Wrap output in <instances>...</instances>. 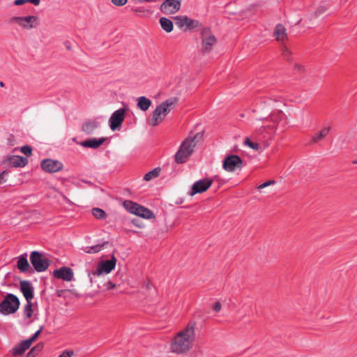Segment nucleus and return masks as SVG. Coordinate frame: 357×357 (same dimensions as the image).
Here are the masks:
<instances>
[{"instance_id": "nucleus-1", "label": "nucleus", "mask_w": 357, "mask_h": 357, "mask_svg": "<svg viewBox=\"0 0 357 357\" xmlns=\"http://www.w3.org/2000/svg\"><path fill=\"white\" fill-rule=\"evenodd\" d=\"M195 339V333L192 325H188L178 332L171 344L172 351L183 354L190 349Z\"/></svg>"}, {"instance_id": "nucleus-2", "label": "nucleus", "mask_w": 357, "mask_h": 357, "mask_svg": "<svg viewBox=\"0 0 357 357\" xmlns=\"http://www.w3.org/2000/svg\"><path fill=\"white\" fill-rule=\"evenodd\" d=\"M203 139V133L197 132L193 137H188L181 144L180 149L175 155V160L177 163H183L192 153L194 148L197 143Z\"/></svg>"}, {"instance_id": "nucleus-3", "label": "nucleus", "mask_w": 357, "mask_h": 357, "mask_svg": "<svg viewBox=\"0 0 357 357\" xmlns=\"http://www.w3.org/2000/svg\"><path fill=\"white\" fill-rule=\"evenodd\" d=\"M273 36L275 38V40L280 44V50L283 58L287 61H289L290 59V52L287 44L288 42V37L286 33V29L282 24L276 25L273 31Z\"/></svg>"}, {"instance_id": "nucleus-4", "label": "nucleus", "mask_w": 357, "mask_h": 357, "mask_svg": "<svg viewBox=\"0 0 357 357\" xmlns=\"http://www.w3.org/2000/svg\"><path fill=\"white\" fill-rule=\"evenodd\" d=\"M19 298L13 294H8L0 303V313L8 315L15 313L20 307Z\"/></svg>"}, {"instance_id": "nucleus-5", "label": "nucleus", "mask_w": 357, "mask_h": 357, "mask_svg": "<svg viewBox=\"0 0 357 357\" xmlns=\"http://www.w3.org/2000/svg\"><path fill=\"white\" fill-rule=\"evenodd\" d=\"M123 206L130 213L145 219H153L155 217L154 213L149 208L130 200L125 201Z\"/></svg>"}, {"instance_id": "nucleus-6", "label": "nucleus", "mask_w": 357, "mask_h": 357, "mask_svg": "<svg viewBox=\"0 0 357 357\" xmlns=\"http://www.w3.org/2000/svg\"><path fill=\"white\" fill-rule=\"evenodd\" d=\"M202 38V47L201 52L203 54L210 53L213 47L217 44V38L212 33L211 29L208 27H204L201 31Z\"/></svg>"}, {"instance_id": "nucleus-7", "label": "nucleus", "mask_w": 357, "mask_h": 357, "mask_svg": "<svg viewBox=\"0 0 357 357\" xmlns=\"http://www.w3.org/2000/svg\"><path fill=\"white\" fill-rule=\"evenodd\" d=\"M30 261L37 272L46 271L50 264V260L38 251H33L31 253Z\"/></svg>"}, {"instance_id": "nucleus-8", "label": "nucleus", "mask_w": 357, "mask_h": 357, "mask_svg": "<svg viewBox=\"0 0 357 357\" xmlns=\"http://www.w3.org/2000/svg\"><path fill=\"white\" fill-rule=\"evenodd\" d=\"M10 22H15L25 29H31L38 26V17L35 15L13 17L10 18Z\"/></svg>"}, {"instance_id": "nucleus-9", "label": "nucleus", "mask_w": 357, "mask_h": 357, "mask_svg": "<svg viewBox=\"0 0 357 357\" xmlns=\"http://www.w3.org/2000/svg\"><path fill=\"white\" fill-rule=\"evenodd\" d=\"M42 331V328L37 331L29 340L22 341L19 345L12 349V354L15 356L22 355L34 342Z\"/></svg>"}, {"instance_id": "nucleus-10", "label": "nucleus", "mask_w": 357, "mask_h": 357, "mask_svg": "<svg viewBox=\"0 0 357 357\" xmlns=\"http://www.w3.org/2000/svg\"><path fill=\"white\" fill-rule=\"evenodd\" d=\"M181 7V0H165L160 5V10L165 15L176 13Z\"/></svg>"}, {"instance_id": "nucleus-11", "label": "nucleus", "mask_w": 357, "mask_h": 357, "mask_svg": "<svg viewBox=\"0 0 357 357\" xmlns=\"http://www.w3.org/2000/svg\"><path fill=\"white\" fill-rule=\"evenodd\" d=\"M243 161L236 155H231L225 158L222 162L223 169L229 172H234L237 168H241Z\"/></svg>"}, {"instance_id": "nucleus-12", "label": "nucleus", "mask_w": 357, "mask_h": 357, "mask_svg": "<svg viewBox=\"0 0 357 357\" xmlns=\"http://www.w3.org/2000/svg\"><path fill=\"white\" fill-rule=\"evenodd\" d=\"M116 264V259L113 255L111 259L107 261H100L96 271L93 272V275H100V274L109 273L113 269H114Z\"/></svg>"}, {"instance_id": "nucleus-13", "label": "nucleus", "mask_w": 357, "mask_h": 357, "mask_svg": "<svg viewBox=\"0 0 357 357\" xmlns=\"http://www.w3.org/2000/svg\"><path fill=\"white\" fill-rule=\"evenodd\" d=\"M179 98L171 97L158 105L153 112H170L177 109Z\"/></svg>"}, {"instance_id": "nucleus-14", "label": "nucleus", "mask_w": 357, "mask_h": 357, "mask_svg": "<svg viewBox=\"0 0 357 357\" xmlns=\"http://www.w3.org/2000/svg\"><path fill=\"white\" fill-rule=\"evenodd\" d=\"M212 183V180L209 178L202 179L196 181L192 187L190 195L194 196L197 193H202L206 191L210 188Z\"/></svg>"}, {"instance_id": "nucleus-15", "label": "nucleus", "mask_w": 357, "mask_h": 357, "mask_svg": "<svg viewBox=\"0 0 357 357\" xmlns=\"http://www.w3.org/2000/svg\"><path fill=\"white\" fill-rule=\"evenodd\" d=\"M42 169L48 173H54L60 171L63 168V165L52 159H45L41 162Z\"/></svg>"}, {"instance_id": "nucleus-16", "label": "nucleus", "mask_w": 357, "mask_h": 357, "mask_svg": "<svg viewBox=\"0 0 357 357\" xmlns=\"http://www.w3.org/2000/svg\"><path fill=\"white\" fill-rule=\"evenodd\" d=\"M54 277L62 279L65 281L70 282L73 278V271L70 268L62 267L54 271Z\"/></svg>"}, {"instance_id": "nucleus-17", "label": "nucleus", "mask_w": 357, "mask_h": 357, "mask_svg": "<svg viewBox=\"0 0 357 357\" xmlns=\"http://www.w3.org/2000/svg\"><path fill=\"white\" fill-rule=\"evenodd\" d=\"M20 290L27 303L31 301L33 298V288L29 281L23 280L20 283Z\"/></svg>"}, {"instance_id": "nucleus-18", "label": "nucleus", "mask_w": 357, "mask_h": 357, "mask_svg": "<svg viewBox=\"0 0 357 357\" xmlns=\"http://www.w3.org/2000/svg\"><path fill=\"white\" fill-rule=\"evenodd\" d=\"M306 69L305 66L300 63H296L291 73V77L295 80H303L305 78Z\"/></svg>"}, {"instance_id": "nucleus-19", "label": "nucleus", "mask_w": 357, "mask_h": 357, "mask_svg": "<svg viewBox=\"0 0 357 357\" xmlns=\"http://www.w3.org/2000/svg\"><path fill=\"white\" fill-rule=\"evenodd\" d=\"M125 113H113L109 119L110 128L112 130L118 129L122 124Z\"/></svg>"}, {"instance_id": "nucleus-20", "label": "nucleus", "mask_w": 357, "mask_h": 357, "mask_svg": "<svg viewBox=\"0 0 357 357\" xmlns=\"http://www.w3.org/2000/svg\"><path fill=\"white\" fill-rule=\"evenodd\" d=\"M6 161L9 165L15 167H24L28 162L26 158L18 155L9 156L6 158Z\"/></svg>"}, {"instance_id": "nucleus-21", "label": "nucleus", "mask_w": 357, "mask_h": 357, "mask_svg": "<svg viewBox=\"0 0 357 357\" xmlns=\"http://www.w3.org/2000/svg\"><path fill=\"white\" fill-rule=\"evenodd\" d=\"M165 116L166 113H151L147 117V121L150 126H155L162 122Z\"/></svg>"}, {"instance_id": "nucleus-22", "label": "nucleus", "mask_w": 357, "mask_h": 357, "mask_svg": "<svg viewBox=\"0 0 357 357\" xmlns=\"http://www.w3.org/2000/svg\"><path fill=\"white\" fill-rule=\"evenodd\" d=\"M105 140V138H100V139L92 138V139H86V140L82 142L80 144L84 147L91 148V149H97L100 145H102L103 144Z\"/></svg>"}, {"instance_id": "nucleus-23", "label": "nucleus", "mask_w": 357, "mask_h": 357, "mask_svg": "<svg viewBox=\"0 0 357 357\" xmlns=\"http://www.w3.org/2000/svg\"><path fill=\"white\" fill-rule=\"evenodd\" d=\"M151 105V100L145 96H140L137 99V108L143 112L148 110Z\"/></svg>"}, {"instance_id": "nucleus-24", "label": "nucleus", "mask_w": 357, "mask_h": 357, "mask_svg": "<svg viewBox=\"0 0 357 357\" xmlns=\"http://www.w3.org/2000/svg\"><path fill=\"white\" fill-rule=\"evenodd\" d=\"M17 266L18 269L22 273H25L29 269L30 265L26 259V255H21L19 257Z\"/></svg>"}, {"instance_id": "nucleus-25", "label": "nucleus", "mask_w": 357, "mask_h": 357, "mask_svg": "<svg viewBox=\"0 0 357 357\" xmlns=\"http://www.w3.org/2000/svg\"><path fill=\"white\" fill-rule=\"evenodd\" d=\"M160 24L162 29L167 33H170L173 31L174 24L172 20L169 19L162 17L159 20Z\"/></svg>"}, {"instance_id": "nucleus-26", "label": "nucleus", "mask_w": 357, "mask_h": 357, "mask_svg": "<svg viewBox=\"0 0 357 357\" xmlns=\"http://www.w3.org/2000/svg\"><path fill=\"white\" fill-rule=\"evenodd\" d=\"M98 126V123L95 121H89L84 123L82 126V130L87 134H90L93 132V130L97 128Z\"/></svg>"}, {"instance_id": "nucleus-27", "label": "nucleus", "mask_w": 357, "mask_h": 357, "mask_svg": "<svg viewBox=\"0 0 357 357\" xmlns=\"http://www.w3.org/2000/svg\"><path fill=\"white\" fill-rule=\"evenodd\" d=\"M130 10L137 13V15L141 17H149L151 14V12L149 9H146L143 6L137 8L132 7Z\"/></svg>"}, {"instance_id": "nucleus-28", "label": "nucleus", "mask_w": 357, "mask_h": 357, "mask_svg": "<svg viewBox=\"0 0 357 357\" xmlns=\"http://www.w3.org/2000/svg\"><path fill=\"white\" fill-rule=\"evenodd\" d=\"M329 128H324L319 132L317 133L312 139V142L317 143L319 140L324 139L329 132Z\"/></svg>"}, {"instance_id": "nucleus-29", "label": "nucleus", "mask_w": 357, "mask_h": 357, "mask_svg": "<svg viewBox=\"0 0 357 357\" xmlns=\"http://www.w3.org/2000/svg\"><path fill=\"white\" fill-rule=\"evenodd\" d=\"M174 19L176 20V25L178 26H179L180 28H182L184 26H187V23H188V16H186V15L176 16Z\"/></svg>"}, {"instance_id": "nucleus-30", "label": "nucleus", "mask_w": 357, "mask_h": 357, "mask_svg": "<svg viewBox=\"0 0 357 357\" xmlns=\"http://www.w3.org/2000/svg\"><path fill=\"white\" fill-rule=\"evenodd\" d=\"M160 171V169H158V168H155V169L151 170V172H149L145 174L144 180L149 181L152 180L153 178H156L157 176H158Z\"/></svg>"}, {"instance_id": "nucleus-31", "label": "nucleus", "mask_w": 357, "mask_h": 357, "mask_svg": "<svg viewBox=\"0 0 357 357\" xmlns=\"http://www.w3.org/2000/svg\"><path fill=\"white\" fill-rule=\"evenodd\" d=\"M92 213L97 219H105L106 218V213L101 208H94L92 210Z\"/></svg>"}, {"instance_id": "nucleus-32", "label": "nucleus", "mask_w": 357, "mask_h": 357, "mask_svg": "<svg viewBox=\"0 0 357 357\" xmlns=\"http://www.w3.org/2000/svg\"><path fill=\"white\" fill-rule=\"evenodd\" d=\"M33 310H32V303L31 301H29V303H27L26 305L24 306V314L25 318L29 319L33 315Z\"/></svg>"}, {"instance_id": "nucleus-33", "label": "nucleus", "mask_w": 357, "mask_h": 357, "mask_svg": "<svg viewBox=\"0 0 357 357\" xmlns=\"http://www.w3.org/2000/svg\"><path fill=\"white\" fill-rule=\"evenodd\" d=\"M102 246L103 245H96L91 247H87L85 248V252L86 253H96L101 250Z\"/></svg>"}, {"instance_id": "nucleus-34", "label": "nucleus", "mask_w": 357, "mask_h": 357, "mask_svg": "<svg viewBox=\"0 0 357 357\" xmlns=\"http://www.w3.org/2000/svg\"><path fill=\"white\" fill-rule=\"evenodd\" d=\"M245 145L249 146L250 149L258 151L259 149V144L257 143L252 142L249 138H246L244 142Z\"/></svg>"}, {"instance_id": "nucleus-35", "label": "nucleus", "mask_w": 357, "mask_h": 357, "mask_svg": "<svg viewBox=\"0 0 357 357\" xmlns=\"http://www.w3.org/2000/svg\"><path fill=\"white\" fill-rule=\"evenodd\" d=\"M199 22L197 20H192L188 17V23L186 27L189 29H192L199 26Z\"/></svg>"}, {"instance_id": "nucleus-36", "label": "nucleus", "mask_w": 357, "mask_h": 357, "mask_svg": "<svg viewBox=\"0 0 357 357\" xmlns=\"http://www.w3.org/2000/svg\"><path fill=\"white\" fill-rule=\"evenodd\" d=\"M21 152L23 153L24 155L29 156L31 155V148L29 146H24L21 148Z\"/></svg>"}, {"instance_id": "nucleus-37", "label": "nucleus", "mask_w": 357, "mask_h": 357, "mask_svg": "<svg viewBox=\"0 0 357 357\" xmlns=\"http://www.w3.org/2000/svg\"><path fill=\"white\" fill-rule=\"evenodd\" d=\"M274 183H275V181H273V180H270V181H266V182H265V183H262V184L259 185L257 187V189H258V190L264 189V188H266V187H268V186H269V185H273V184H274Z\"/></svg>"}, {"instance_id": "nucleus-38", "label": "nucleus", "mask_w": 357, "mask_h": 357, "mask_svg": "<svg viewBox=\"0 0 357 357\" xmlns=\"http://www.w3.org/2000/svg\"><path fill=\"white\" fill-rule=\"evenodd\" d=\"M128 0H112V3L116 6H122L126 4Z\"/></svg>"}, {"instance_id": "nucleus-39", "label": "nucleus", "mask_w": 357, "mask_h": 357, "mask_svg": "<svg viewBox=\"0 0 357 357\" xmlns=\"http://www.w3.org/2000/svg\"><path fill=\"white\" fill-rule=\"evenodd\" d=\"M8 175V172L3 171L0 174V184H2L6 181V176Z\"/></svg>"}, {"instance_id": "nucleus-40", "label": "nucleus", "mask_w": 357, "mask_h": 357, "mask_svg": "<svg viewBox=\"0 0 357 357\" xmlns=\"http://www.w3.org/2000/svg\"><path fill=\"white\" fill-rule=\"evenodd\" d=\"M73 354H74V353L73 351H65L59 357H71Z\"/></svg>"}, {"instance_id": "nucleus-41", "label": "nucleus", "mask_w": 357, "mask_h": 357, "mask_svg": "<svg viewBox=\"0 0 357 357\" xmlns=\"http://www.w3.org/2000/svg\"><path fill=\"white\" fill-rule=\"evenodd\" d=\"M222 305L219 302H217L214 304L213 308L215 311L219 312L221 310Z\"/></svg>"}, {"instance_id": "nucleus-42", "label": "nucleus", "mask_w": 357, "mask_h": 357, "mask_svg": "<svg viewBox=\"0 0 357 357\" xmlns=\"http://www.w3.org/2000/svg\"><path fill=\"white\" fill-rule=\"evenodd\" d=\"M25 3H27L26 0H15L14 5L15 6H21L24 4Z\"/></svg>"}, {"instance_id": "nucleus-43", "label": "nucleus", "mask_w": 357, "mask_h": 357, "mask_svg": "<svg viewBox=\"0 0 357 357\" xmlns=\"http://www.w3.org/2000/svg\"><path fill=\"white\" fill-rule=\"evenodd\" d=\"M105 285L107 287V289H114L116 287V284L112 283L110 281H108Z\"/></svg>"}, {"instance_id": "nucleus-44", "label": "nucleus", "mask_w": 357, "mask_h": 357, "mask_svg": "<svg viewBox=\"0 0 357 357\" xmlns=\"http://www.w3.org/2000/svg\"><path fill=\"white\" fill-rule=\"evenodd\" d=\"M27 3H33L35 6L39 5L40 0H26Z\"/></svg>"}, {"instance_id": "nucleus-45", "label": "nucleus", "mask_w": 357, "mask_h": 357, "mask_svg": "<svg viewBox=\"0 0 357 357\" xmlns=\"http://www.w3.org/2000/svg\"><path fill=\"white\" fill-rule=\"evenodd\" d=\"M132 222L135 226H137V227H142V225H140L139 224V222H138V220H137V219H134V220H132Z\"/></svg>"}, {"instance_id": "nucleus-46", "label": "nucleus", "mask_w": 357, "mask_h": 357, "mask_svg": "<svg viewBox=\"0 0 357 357\" xmlns=\"http://www.w3.org/2000/svg\"><path fill=\"white\" fill-rule=\"evenodd\" d=\"M115 112H128V108H126L125 106L122 108H120L119 109H116Z\"/></svg>"}, {"instance_id": "nucleus-47", "label": "nucleus", "mask_w": 357, "mask_h": 357, "mask_svg": "<svg viewBox=\"0 0 357 357\" xmlns=\"http://www.w3.org/2000/svg\"><path fill=\"white\" fill-rule=\"evenodd\" d=\"M68 43H66V47L67 48V50H70V46L69 45H68Z\"/></svg>"}, {"instance_id": "nucleus-48", "label": "nucleus", "mask_w": 357, "mask_h": 357, "mask_svg": "<svg viewBox=\"0 0 357 357\" xmlns=\"http://www.w3.org/2000/svg\"><path fill=\"white\" fill-rule=\"evenodd\" d=\"M4 86H5L4 83L2 81H1L0 82V86L1 87H4Z\"/></svg>"}, {"instance_id": "nucleus-49", "label": "nucleus", "mask_w": 357, "mask_h": 357, "mask_svg": "<svg viewBox=\"0 0 357 357\" xmlns=\"http://www.w3.org/2000/svg\"><path fill=\"white\" fill-rule=\"evenodd\" d=\"M352 163H353V164H354V165L357 164V160H354V161L352 162Z\"/></svg>"}, {"instance_id": "nucleus-50", "label": "nucleus", "mask_w": 357, "mask_h": 357, "mask_svg": "<svg viewBox=\"0 0 357 357\" xmlns=\"http://www.w3.org/2000/svg\"><path fill=\"white\" fill-rule=\"evenodd\" d=\"M312 24H307V28H311V27H312Z\"/></svg>"}, {"instance_id": "nucleus-51", "label": "nucleus", "mask_w": 357, "mask_h": 357, "mask_svg": "<svg viewBox=\"0 0 357 357\" xmlns=\"http://www.w3.org/2000/svg\"><path fill=\"white\" fill-rule=\"evenodd\" d=\"M146 287H147L148 289H149V288H150V284H149V283H148V284H146Z\"/></svg>"}, {"instance_id": "nucleus-52", "label": "nucleus", "mask_w": 357, "mask_h": 357, "mask_svg": "<svg viewBox=\"0 0 357 357\" xmlns=\"http://www.w3.org/2000/svg\"><path fill=\"white\" fill-rule=\"evenodd\" d=\"M32 351H33V350H31L29 353H28V354H27V357H29V356H30L31 352Z\"/></svg>"}, {"instance_id": "nucleus-53", "label": "nucleus", "mask_w": 357, "mask_h": 357, "mask_svg": "<svg viewBox=\"0 0 357 357\" xmlns=\"http://www.w3.org/2000/svg\"><path fill=\"white\" fill-rule=\"evenodd\" d=\"M324 10H319V14L321 13L322 12H324Z\"/></svg>"}, {"instance_id": "nucleus-54", "label": "nucleus", "mask_w": 357, "mask_h": 357, "mask_svg": "<svg viewBox=\"0 0 357 357\" xmlns=\"http://www.w3.org/2000/svg\"><path fill=\"white\" fill-rule=\"evenodd\" d=\"M276 112H282V111L281 109H278V110H277Z\"/></svg>"}]
</instances>
